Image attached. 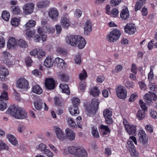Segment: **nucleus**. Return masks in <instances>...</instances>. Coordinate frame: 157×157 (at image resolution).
I'll return each mask as SVG.
<instances>
[{
    "mask_svg": "<svg viewBox=\"0 0 157 157\" xmlns=\"http://www.w3.org/2000/svg\"><path fill=\"white\" fill-rule=\"evenodd\" d=\"M6 113L17 119H22L27 117V113L21 108L16 106L9 108Z\"/></svg>",
    "mask_w": 157,
    "mask_h": 157,
    "instance_id": "f257e3e1",
    "label": "nucleus"
},
{
    "mask_svg": "<svg viewBox=\"0 0 157 157\" xmlns=\"http://www.w3.org/2000/svg\"><path fill=\"white\" fill-rule=\"evenodd\" d=\"M68 150L70 153L78 157H86L87 155L86 151L83 147L80 146L69 147Z\"/></svg>",
    "mask_w": 157,
    "mask_h": 157,
    "instance_id": "f03ea898",
    "label": "nucleus"
},
{
    "mask_svg": "<svg viewBox=\"0 0 157 157\" xmlns=\"http://www.w3.org/2000/svg\"><path fill=\"white\" fill-rule=\"evenodd\" d=\"M2 60L3 63L8 67H11L14 64V58L11 54L7 51L2 52Z\"/></svg>",
    "mask_w": 157,
    "mask_h": 157,
    "instance_id": "7ed1b4c3",
    "label": "nucleus"
},
{
    "mask_svg": "<svg viewBox=\"0 0 157 157\" xmlns=\"http://www.w3.org/2000/svg\"><path fill=\"white\" fill-rule=\"evenodd\" d=\"M99 102L98 99H94L91 101L90 105L86 108V110L90 115L94 114L98 110Z\"/></svg>",
    "mask_w": 157,
    "mask_h": 157,
    "instance_id": "20e7f679",
    "label": "nucleus"
},
{
    "mask_svg": "<svg viewBox=\"0 0 157 157\" xmlns=\"http://www.w3.org/2000/svg\"><path fill=\"white\" fill-rule=\"evenodd\" d=\"M121 32L117 29H115L107 35V39L110 42H114L119 39Z\"/></svg>",
    "mask_w": 157,
    "mask_h": 157,
    "instance_id": "39448f33",
    "label": "nucleus"
},
{
    "mask_svg": "<svg viewBox=\"0 0 157 157\" xmlns=\"http://www.w3.org/2000/svg\"><path fill=\"white\" fill-rule=\"evenodd\" d=\"M117 97L120 99H125L127 97V90L124 86L121 85L117 86L116 88Z\"/></svg>",
    "mask_w": 157,
    "mask_h": 157,
    "instance_id": "423d86ee",
    "label": "nucleus"
},
{
    "mask_svg": "<svg viewBox=\"0 0 157 157\" xmlns=\"http://www.w3.org/2000/svg\"><path fill=\"white\" fill-rule=\"evenodd\" d=\"M8 100V93L6 91H4L2 93L0 96V110L3 111L6 108V104L4 101Z\"/></svg>",
    "mask_w": 157,
    "mask_h": 157,
    "instance_id": "0eeeda50",
    "label": "nucleus"
},
{
    "mask_svg": "<svg viewBox=\"0 0 157 157\" xmlns=\"http://www.w3.org/2000/svg\"><path fill=\"white\" fill-rule=\"evenodd\" d=\"M79 35H70L67 36L65 40L66 43L72 46L75 47L77 45V42L79 39Z\"/></svg>",
    "mask_w": 157,
    "mask_h": 157,
    "instance_id": "6e6552de",
    "label": "nucleus"
},
{
    "mask_svg": "<svg viewBox=\"0 0 157 157\" xmlns=\"http://www.w3.org/2000/svg\"><path fill=\"white\" fill-rule=\"evenodd\" d=\"M53 130L58 139L60 140H64L66 139V136L64 132L59 127L55 126L53 127Z\"/></svg>",
    "mask_w": 157,
    "mask_h": 157,
    "instance_id": "1a4fd4ad",
    "label": "nucleus"
},
{
    "mask_svg": "<svg viewBox=\"0 0 157 157\" xmlns=\"http://www.w3.org/2000/svg\"><path fill=\"white\" fill-rule=\"evenodd\" d=\"M139 140L143 144H147L148 138L145 132L143 129L140 130L138 134Z\"/></svg>",
    "mask_w": 157,
    "mask_h": 157,
    "instance_id": "9d476101",
    "label": "nucleus"
},
{
    "mask_svg": "<svg viewBox=\"0 0 157 157\" xmlns=\"http://www.w3.org/2000/svg\"><path fill=\"white\" fill-rule=\"evenodd\" d=\"M106 13L112 17H116L119 14L118 10L114 8L112 9L110 5L106 6L105 8Z\"/></svg>",
    "mask_w": 157,
    "mask_h": 157,
    "instance_id": "9b49d317",
    "label": "nucleus"
},
{
    "mask_svg": "<svg viewBox=\"0 0 157 157\" xmlns=\"http://www.w3.org/2000/svg\"><path fill=\"white\" fill-rule=\"evenodd\" d=\"M103 115L107 124H110L113 123V120L111 117L112 112L110 109H105L103 111Z\"/></svg>",
    "mask_w": 157,
    "mask_h": 157,
    "instance_id": "f8f14e48",
    "label": "nucleus"
},
{
    "mask_svg": "<svg viewBox=\"0 0 157 157\" xmlns=\"http://www.w3.org/2000/svg\"><path fill=\"white\" fill-rule=\"evenodd\" d=\"M28 81L24 78H21L18 80L16 83L17 87L21 89H27L28 88Z\"/></svg>",
    "mask_w": 157,
    "mask_h": 157,
    "instance_id": "ddd939ff",
    "label": "nucleus"
},
{
    "mask_svg": "<svg viewBox=\"0 0 157 157\" xmlns=\"http://www.w3.org/2000/svg\"><path fill=\"white\" fill-rule=\"evenodd\" d=\"M43 29L40 27H39L38 29V32L41 36V37L40 36L36 34L34 36V40L36 42H39L41 39L42 41L44 42L46 40L47 36L45 35L43 33Z\"/></svg>",
    "mask_w": 157,
    "mask_h": 157,
    "instance_id": "4468645a",
    "label": "nucleus"
},
{
    "mask_svg": "<svg viewBox=\"0 0 157 157\" xmlns=\"http://www.w3.org/2000/svg\"><path fill=\"white\" fill-rule=\"evenodd\" d=\"M60 22L63 28L67 29L70 26L71 23L69 17L68 16L62 17L61 19Z\"/></svg>",
    "mask_w": 157,
    "mask_h": 157,
    "instance_id": "2eb2a0df",
    "label": "nucleus"
},
{
    "mask_svg": "<svg viewBox=\"0 0 157 157\" xmlns=\"http://www.w3.org/2000/svg\"><path fill=\"white\" fill-rule=\"evenodd\" d=\"M45 85L47 88L49 90L53 89L55 87V82L54 80L52 78L46 79Z\"/></svg>",
    "mask_w": 157,
    "mask_h": 157,
    "instance_id": "dca6fc26",
    "label": "nucleus"
},
{
    "mask_svg": "<svg viewBox=\"0 0 157 157\" xmlns=\"http://www.w3.org/2000/svg\"><path fill=\"white\" fill-rule=\"evenodd\" d=\"M17 40L13 37L10 38L7 43V47L9 49H14L17 48Z\"/></svg>",
    "mask_w": 157,
    "mask_h": 157,
    "instance_id": "f3484780",
    "label": "nucleus"
},
{
    "mask_svg": "<svg viewBox=\"0 0 157 157\" xmlns=\"http://www.w3.org/2000/svg\"><path fill=\"white\" fill-rule=\"evenodd\" d=\"M34 5L33 3L26 4L23 7L24 12L26 14L32 13L33 10Z\"/></svg>",
    "mask_w": 157,
    "mask_h": 157,
    "instance_id": "a211bd4d",
    "label": "nucleus"
},
{
    "mask_svg": "<svg viewBox=\"0 0 157 157\" xmlns=\"http://www.w3.org/2000/svg\"><path fill=\"white\" fill-rule=\"evenodd\" d=\"M136 30L134 24L132 23L127 24L124 27L125 31L129 34H133Z\"/></svg>",
    "mask_w": 157,
    "mask_h": 157,
    "instance_id": "6ab92c4d",
    "label": "nucleus"
},
{
    "mask_svg": "<svg viewBox=\"0 0 157 157\" xmlns=\"http://www.w3.org/2000/svg\"><path fill=\"white\" fill-rule=\"evenodd\" d=\"M144 98L147 101V102L150 103L157 100V96L155 93L149 92V94H146L144 95Z\"/></svg>",
    "mask_w": 157,
    "mask_h": 157,
    "instance_id": "aec40b11",
    "label": "nucleus"
},
{
    "mask_svg": "<svg viewBox=\"0 0 157 157\" xmlns=\"http://www.w3.org/2000/svg\"><path fill=\"white\" fill-rule=\"evenodd\" d=\"M49 17L52 20L56 21L59 16L57 10L54 8L50 9L48 12Z\"/></svg>",
    "mask_w": 157,
    "mask_h": 157,
    "instance_id": "412c9836",
    "label": "nucleus"
},
{
    "mask_svg": "<svg viewBox=\"0 0 157 157\" xmlns=\"http://www.w3.org/2000/svg\"><path fill=\"white\" fill-rule=\"evenodd\" d=\"M120 15L121 17L123 20H126L129 17V14L127 7L124 6L123 7L120 13Z\"/></svg>",
    "mask_w": 157,
    "mask_h": 157,
    "instance_id": "4be33fe9",
    "label": "nucleus"
},
{
    "mask_svg": "<svg viewBox=\"0 0 157 157\" xmlns=\"http://www.w3.org/2000/svg\"><path fill=\"white\" fill-rule=\"evenodd\" d=\"M66 138L67 137L70 140H74L75 138V135L74 132L69 128L65 129Z\"/></svg>",
    "mask_w": 157,
    "mask_h": 157,
    "instance_id": "5701e85b",
    "label": "nucleus"
},
{
    "mask_svg": "<svg viewBox=\"0 0 157 157\" xmlns=\"http://www.w3.org/2000/svg\"><path fill=\"white\" fill-rule=\"evenodd\" d=\"M8 70L3 67H0V79L2 80H5L6 77L9 75Z\"/></svg>",
    "mask_w": 157,
    "mask_h": 157,
    "instance_id": "b1692460",
    "label": "nucleus"
},
{
    "mask_svg": "<svg viewBox=\"0 0 157 157\" xmlns=\"http://www.w3.org/2000/svg\"><path fill=\"white\" fill-rule=\"evenodd\" d=\"M84 34L88 35L92 31V25L91 21L90 20L87 21L85 24L84 27Z\"/></svg>",
    "mask_w": 157,
    "mask_h": 157,
    "instance_id": "393cba45",
    "label": "nucleus"
},
{
    "mask_svg": "<svg viewBox=\"0 0 157 157\" xmlns=\"http://www.w3.org/2000/svg\"><path fill=\"white\" fill-rule=\"evenodd\" d=\"M55 62L60 68L64 69L67 66L63 60L59 57H57L55 59Z\"/></svg>",
    "mask_w": 157,
    "mask_h": 157,
    "instance_id": "a878e982",
    "label": "nucleus"
},
{
    "mask_svg": "<svg viewBox=\"0 0 157 157\" xmlns=\"http://www.w3.org/2000/svg\"><path fill=\"white\" fill-rule=\"evenodd\" d=\"M53 58L52 56L47 57L44 61V65L46 67L49 68L52 66L53 65Z\"/></svg>",
    "mask_w": 157,
    "mask_h": 157,
    "instance_id": "bb28decb",
    "label": "nucleus"
},
{
    "mask_svg": "<svg viewBox=\"0 0 157 157\" xmlns=\"http://www.w3.org/2000/svg\"><path fill=\"white\" fill-rule=\"evenodd\" d=\"M100 130L101 134L103 136L107 135L110 132V129L107 126L103 124L100 125Z\"/></svg>",
    "mask_w": 157,
    "mask_h": 157,
    "instance_id": "cd10ccee",
    "label": "nucleus"
},
{
    "mask_svg": "<svg viewBox=\"0 0 157 157\" xmlns=\"http://www.w3.org/2000/svg\"><path fill=\"white\" fill-rule=\"evenodd\" d=\"M125 130L127 132L129 135H134L136 132V126L134 125H129V126L126 128Z\"/></svg>",
    "mask_w": 157,
    "mask_h": 157,
    "instance_id": "c85d7f7f",
    "label": "nucleus"
},
{
    "mask_svg": "<svg viewBox=\"0 0 157 157\" xmlns=\"http://www.w3.org/2000/svg\"><path fill=\"white\" fill-rule=\"evenodd\" d=\"M49 3V0H42L37 2L36 6L38 8H43L48 6Z\"/></svg>",
    "mask_w": 157,
    "mask_h": 157,
    "instance_id": "c756f323",
    "label": "nucleus"
},
{
    "mask_svg": "<svg viewBox=\"0 0 157 157\" xmlns=\"http://www.w3.org/2000/svg\"><path fill=\"white\" fill-rule=\"evenodd\" d=\"M133 142L135 144H137V142L136 138L134 136H130L127 142L128 147L129 148L135 147Z\"/></svg>",
    "mask_w": 157,
    "mask_h": 157,
    "instance_id": "7c9ffc66",
    "label": "nucleus"
},
{
    "mask_svg": "<svg viewBox=\"0 0 157 157\" xmlns=\"http://www.w3.org/2000/svg\"><path fill=\"white\" fill-rule=\"evenodd\" d=\"M80 38L78 39L77 42L78 47L80 49L83 48L86 44V42L84 38L80 36Z\"/></svg>",
    "mask_w": 157,
    "mask_h": 157,
    "instance_id": "2f4dec72",
    "label": "nucleus"
},
{
    "mask_svg": "<svg viewBox=\"0 0 157 157\" xmlns=\"http://www.w3.org/2000/svg\"><path fill=\"white\" fill-rule=\"evenodd\" d=\"M36 25V22L34 20H30L23 26L25 30L29 29L31 27H34Z\"/></svg>",
    "mask_w": 157,
    "mask_h": 157,
    "instance_id": "473e14b6",
    "label": "nucleus"
},
{
    "mask_svg": "<svg viewBox=\"0 0 157 157\" xmlns=\"http://www.w3.org/2000/svg\"><path fill=\"white\" fill-rule=\"evenodd\" d=\"M17 47L19 46L22 48H26L28 46L26 42L22 39L17 40Z\"/></svg>",
    "mask_w": 157,
    "mask_h": 157,
    "instance_id": "72a5a7b5",
    "label": "nucleus"
},
{
    "mask_svg": "<svg viewBox=\"0 0 157 157\" xmlns=\"http://www.w3.org/2000/svg\"><path fill=\"white\" fill-rule=\"evenodd\" d=\"M69 111L72 116H77L79 113L78 106H75L74 105L69 109Z\"/></svg>",
    "mask_w": 157,
    "mask_h": 157,
    "instance_id": "f704fd0d",
    "label": "nucleus"
},
{
    "mask_svg": "<svg viewBox=\"0 0 157 157\" xmlns=\"http://www.w3.org/2000/svg\"><path fill=\"white\" fill-rule=\"evenodd\" d=\"M90 94L92 96L97 97L99 95L100 92L98 88L95 87L90 89Z\"/></svg>",
    "mask_w": 157,
    "mask_h": 157,
    "instance_id": "c9c22d12",
    "label": "nucleus"
},
{
    "mask_svg": "<svg viewBox=\"0 0 157 157\" xmlns=\"http://www.w3.org/2000/svg\"><path fill=\"white\" fill-rule=\"evenodd\" d=\"M32 91L35 94H40L42 92V90L39 85H36L33 86Z\"/></svg>",
    "mask_w": 157,
    "mask_h": 157,
    "instance_id": "e433bc0d",
    "label": "nucleus"
},
{
    "mask_svg": "<svg viewBox=\"0 0 157 157\" xmlns=\"http://www.w3.org/2000/svg\"><path fill=\"white\" fill-rule=\"evenodd\" d=\"M59 87L61 89V91L63 93H65L68 95L70 93V90L68 85L64 83L61 84Z\"/></svg>",
    "mask_w": 157,
    "mask_h": 157,
    "instance_id": "4c0bfd02",
    "label": "nucleus"
},
{
    "mask_svg": "<svg viewBox=\"0 0 157 157\" xmlns=\"http://www.w3.org/2000/svg\"><path fill=\"white\" fill-rule=\"evenodd\" d=\"M7 138L10 142L13 145H16L18 142L16 138L13 135L8 134L7 136Z\"/></svg>",
    "mask_w": 157,
    "mask_h": 157,
    "instance_id": "58836bf2",
    "label": "nucleus"
},
{
    "mask_svg": "<svg viewBox=\"0 0 157 157\" xmlns=\"http://www.w3.org/2000/svg\"><path fill=\"white\" fill-rule=\"evenodd\" d=\"M10 15L9 12L6 10L3 11L2 15V18L6 21H8L10 18Z\"/></svg>",
    "mask_w": 157,
    "mask_h": 157,
    "instance_id": "ea45409f",
    "label": "nucleus"
},
{
    "mask_svg": "<svg viewBox=\"0 0 157 157\" xmlns=\"http://www.w3.org/2000/svg\"><path fill=\"white\" fill-rule=\"evenodd\" d=\"M11 11L13 14H19L21 13V9L18 6H13L11 8Z\"/></svg>",
    "mask_w": 157,
    "mask_h": 157,
    "instance_id": "a19ab883",
    "label": "nucleus"
},
{
    "mask_svg": "<svg viewBox=\"0 0 157 157\" xmlns=\"http://www.w3.org/2000/svg\"><path fill=\"white\" fill-rule=\"evenodd\" d=\"M124 83L125 86L128 89L133 88L134 86V83L133 82L129 80L124 81Z\"/></svg>",
    "mask_w": 157,
    "mask_h": 157,
    "instance_id": "79ce46f5",
    "label": "nucleus"
},
{
    "mask_svg": "<svg viewBox=\"0 0 157 157\" xmlns=\"http://www.w3.org/2000/svg\"><path fill=\"white\" fill-rule=\"evenodd\" d=\"M154 68V66H151L150 68V71L148 74V79L149 81H151L154 76L153 71Z\"/></svg>",
    "mask_w": 157,
    "mask_h": 157,
    "instance_id": "37998d69",
    "label": "nucleus"
},
{
    "mask_svg": "<svg viewBox=\"0 0 157 157\" xmlns=\"http://www.w3.org/2000/svg\"><path fill=\"white\" fill-rule=\"evenodd\" d=\"M80 79L82 81L85 80L87 77V74L85 70H83L82 72L80 73L79 75Z\"/></svg>",
    "mask_w": 157,
    "mask_h": 157,
    "instance_id": "c03bdc74",
    "label": "nucleus"
},
{
    "mask_svg": "<svg viewBox=\"0 0 157 157\" xmlns=\"http://www.w3.org/2000/svg\"><path fill=\"white\" fill-rule=\"evenodd\" d=\"M20 21V18L14 17L11 19V22L13 26H17L18 25Z\"/></svg>",
    "mask_w": 157,
    "mask_h": 157,
    "instance_id": "a18cd8bd",
    "label": "nucleus"
},
{
    "mask_svg": "<svg viewBox=\"0 0 157 157\" xmlns=\"http://www.w3.org/2000/svg\"><path fill=\"white\" fill-rule=\"evenodd\" d=\"M67 122L68 125L70 127L75 128L77 126L75 122L71 118L69 117L67 119Z\"/></svg>",
    "mask_w": 157,
    "mask_h": 157,
    "instance_id": "49530a36",
    "label": "nucleus"
},
{
    "mask_svg": "<svg viewBox=\"0 0 157 157\" xmlns=\"http://www.w3.org/2000/svg\"><path fill=\"white\" fill-rule=\"evenodd\" d=\"M138 97V93L136 92H134L131 94L130 98L129 99V101L131 102H132L134 101Z\"/></svg>",
    "mask_w": 157,
    "mask_h": 157,
    "instance_id": "de8ad7c7",
    "label": "nucleus"
},
{
    "mask_svg": "<svg viewBox=\"0 0 157 157\" xmlns=\"http://www.w3.org/2000/svg\"><path fill=\"white\" fill-rule=\"evenodd\" d=\"M144 116V112L142 111L139 110L136 113V117L139 120H142Z\"/></svg>",
    "mask_w": 157,
    "mask_h": 157,
    "instance_id": "09e8293b",
    "label": "nucleus"
},
{
    "mask_svg": "<svg viewBox=\"0 0 157 157\" xmlns=\"http://www.w3.org/2000/svg\"><path fill=\"white\" fill-rule=\"evenodd\" d=\"M149 87L151 90L152 91V93H157V85L155 84H153L151 82H150Z\"/></svg>",
    "mask_w": 157,
    "mask_h": 157,
    "instance_id": "8fccbe9b",
    "label": "nucleus"
},
{
    "mask_svg": "<svg viewBox=\"0 0 157 157\" xmlns=\"http://www.w3.org/2000/svg\"><path fill=\"white\" fill-rule=\"evenodd\" d=\"M45 55V52L42 49H39L37 50V57L39 59H41Z\"/></svg>",
    "mask_w": 157,
    "mask_h": 157,
    "instance_id": "3c124183",
    "label": "nucleus"
},
{
    "mask_svg": "<svg viewBox=\"0 0 157 157\" xmlns=\"http://www.w3.org/2000/svg\"><path fill=\"white\" fill-rule=\"evenodd\" d=\"M9 149L8 146L3 141L0 140V150H8Z\"/></svg>",
    "mask_w": 157,
    "mask_h": 157,
    "instance_id": "603ef678",
    "label": "nucleus"
},
{
    "mask_svg": "<svg viewBox=\"0 0 157 157\" xmlns=\"http://www.w3.org/2000/svg\"><path fill=\"white\" fill-rule=\"evenodd\" d=\"M56 52L59 54L65 55L67 54L66 50L62 48L59 47L57 48Z\"/></svg>",
    "mask_w": 157,
    "mask_h": 157,
    "instance_id": "864d4df0",
    "label": "nucleus"
},
{
    "mask_svg": "<svg viewBox=\"0 0 157 157\" xmlns=\"http://www.w3.org/2000/svg\"><path fill=\"white\" fill-rule=\"evenodd\" d=\"M54 102L56 105L59 106L62 105L63 100L61 98L56 97L54 98Z\"/></svg>",
    "mask_w": 157,
    "mask_h": 157,
    "instance_id": "5fc2aeb1",
    "label": "nucleus"
},
{
    "mask_svg": "<svg viewBox=\"0 0 157 157\" xmlns=\"http://www.w3.org/2000/svg\"><path fill=\"white\" fill-rule=\"evenodd\" d=\"M71 100L73 105L75 106H78L80 102V99L74 97L72 98Z\"/></svg>",
    "mask_w": 157,
    "mask_h": 157,
    "instance_id": "6e6d98bb",
    "label": "nucleus"
},
{
    "mask_svg": "<svg viewBox=\"0 0 157 157\" xmlns=\"http://www.w3.org/2000/svg\"><path fill=\"white\" fill-rule=\"evenodd\" d=\"M86 86V83L85 81L81 82L80 83L79 89V90L82 92L84 91Z\"/></svg>",
    "mask_w": 157,
    "mask_h": 157,
    "instance_id": "4d7b16f0",
    "label": "nucleus"
},
{
    "mask_svg": "<svg viewBox=\"0 0 157 157\" xmlns=\"http://www.w3.org/2000/svg\"><path fill=\"white\" fill-rule=\"evenodd\" d=\"M129 152L132 156H136L138 155V153L136 151L135 147L129 148Z\"/></svg>",
    "mask_w": 157,
    "mask_h": 157,
    "instance_id": "13d9d810",
    "label": "nucleus"
},
{
    "mask_svg": "<svg viewBox=\"0 0 157 157\" xmlns=\"http://www.w3.org/2000/svg\"><path fill=\"white\" fill-rule=\"evenodd\" d=\"M47 147L46 145L43 143H40L37 149L43 152L47 149Z\"/></svg>",
    "mask_w": 157,
    "mask_h": 157,
    "instance_id": "bf43d9fd",
    "label": "nucleus"
},
{
    "mask_svg": "<svg viewBox=\"0 0 157 157\" xmlns=\"http://www.w3.org/2000/svg\"><path fill=\"white\" fill-rule=\"evenodd\" d=\"M92 134L94 137L98 138L99 136L97 128L93 127L92 128Z\"/></svg>",
    "mask_w": 157,
    "mask_h": 157,
    "instance_id": "052dcab7",
    "label": "nucleus"
},
{
    "mask_svg": "<svg viewBox=\"0 0 157 157\" xmlns=\"http://www.w3.org/2000/svg\"><path fill=\"white\" fill-rule=\"evenodd\" d=\"M25 61L26 65L28 66H30L33 63V61L31 58L29 56H27L25 57Z\"/></svg>",
    "mask_w": 157,
    "mask_h": 157,
    "instance_id": "680f3d73",
    "label": "nucleus"
},
{
    "mask_svg": "<svg viewBox=\"0 0 157 157\" xmlns=\"http://www.w3.org/2000/svg\"><path fill=\"white\" fill-rule=\"evenodd\" d=\"M43 153L48 157H52L54 155L53 152L48 149H46Z\"/></svg>",
    "mask_w": 157,
    "mask_h": 157,
    "instance_id": "e2e57ef3",
    "label": "nucleus"
},
{
    "mask_svg": "<svg viewBox=\"0 0 157 157\" xmlns=\"http://www.w3.org/2000/svg\"><path fill=\"white\" fill-rule=\"evenodd\" d=\"M82 14V11L78 9H76L74 13L75 17L77 18H79L81 16Z\"/></svg>",
    "mask_w": 157,
    "mask_h": 157,
    "instance_id": "0e129e2a",
    "label": "nucleus"
},
{
    "mask_svg": "<svg viewBox=\"0 0 157 157\" xmlns=\"http://www.w3.org/2000/svg\"><path fill=\"white\" fill-rule=\"evenodd\" d=\"M34 105L35 108L37 110H40L42 108L41 103L38 101H35Z\"/></svg>",
    "mask_w": 157,
    "mask_h": 157,
    "instance_id": "69168bd1",
    "label": "nucleus"
},
{
    "mask_svg": "<svg viewBox=\"0 0 157 157\" xmlns=\"http://www.w3.org/2000/svg\"><path fill=\"white\" fill-rule=\"evenodd\" d=\"M75 63L77 64H80L81 63V57L79 55H76L75 57Z\"/></svg>",
    "mask_w": 157,
    "mask_h": 157,
    "instance_id": "338daca9",
    "label": "nucleus"
},
{
    "mask_svg": "<svg viewBox=\"0 0 157 157\" xmlns=\"http://www.w3.org/2000/svg\"><path fill=\"white\" fill-rule=\"evenodd\" d=\"M139 103L141 108L144 110L146 111L147 110V107L146 106V104L144 103L142 100H140Z\"/></svg>",
    "mask_w": 157,
    "mask_h": 157,
    "instance_id": "774afa93",
    "label": "nucleus"
}]
</instances>
